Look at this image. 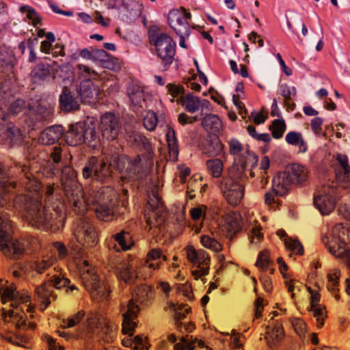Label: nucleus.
Listing matches in <instances>:
<instances>
[{
    "instance_id": "1",
    "label": "nucleus",
    "mask_w": 350,
    "mask_h": 350,
    "mask_svg": "<svg viewBox=\"0 0 350 350\" xmlns=\"http://www.w3.org/2000/svg\"><path fill=\"white\" fill-rule=\"evenodd\" d=\"M52 175L61 172V183L65 196L72 210L83 214L88 208L95 211L100 219L108 221L113 214L116 191L109 187H103L98 191L90 190L84 196L81 185L77 180V174L70 167L72 154L65 146L56 145L49 154Z\"/></svg>"
},
{
    "instance_id": "2",
    "label": "nucleus",
    "mask_w": 350,
    "mask_h": 350,
    "mask_svg": "<svg viewBox=\"0 0 350 350\" xmlns=\"http://www.w3.org/2000/svg\"><path fill=\"white\" fill-rule=\"evenodd\" d=\"M19 168L24 177L21 184L25 194L17 195L14 200V206L18 211L25 213L28 223L32 226L55 232L63 227L64 214L58 206H42L40 202L42 186L29 172L26 165H20Z\"/></svg>"
},
{
    "instance_id": "3",
    "label": "nucleus",
    "mask_w": 350,
    "mask_h": 350,
    "mask_svg": "<svg viewBox=\"0 0 350 350\" xmlns=\"http://www.w3.org/2000/svg\"><path fill=\"white\" fill-rule=\"evenodd\" d=\"M111 167L122 173V180H137L142 178L144 173L139 156L131 159L125 155H117L109 163L107 159L105 160L95 157L90 158L82 170V175L85 179L92 178L101 183L108 182L111 178Z\"/></svg>"
},
{
    "instance_id": "4",
    "label": "nucleus",
    "mask_w": 350,
    "mask_h": 350,
    "mask_svg": "<svg viewBox=\"0 0 350 350\" xmlns=\"http://www.w3.org/2000/svg\"><path fill=\"white\" fill-rule=\"evenodd\" d=\"M152 296L151 288L147 285L137 287L133 294L132 299L126 305H122V332L131 336L133 334L136 323L134 320L137 317L140 310L139 305H147Z\"/></svg>"
},
{
    "instance_id": "5",
    "label": "nucleus",
    "mask_w": 350,
    "mask_h": 350,
    "mask_svg": "<svg viewBox=\"0 0 350 350\" xmlns=\"http://www.w3.org/2000/svg\"><path fill=\"white\" fill-rule=\"evenodd\" d=\"M244 166H232L228 174L224 176L220 182V189L226 200L232 206L241 203L244 196L243 183L246 180Z\"/></svg>"
},
{
    "instance_id": "6",
    "label": "nucleus",
    "mask_w": 350,
    "mask_h": 350,
    "mask_svg": "<svg viewBox=\"0 0 350 350\" xmlns=\"http://www.w3.org/2000/svg\"><path fill=\"white\" fill-rule=\"evenodd\" d=\"M24 312L18 311V308L4 311L3 313V319L5 321H12L16 325L18 332H8L0 333V337L12 345L16 346L29 348L27 344L29 342V337L21 333L23 329L33 330L36 328V324L31 322H27L23 319Z\"/></svg>"
},
{
    "instance_id": "7",
    "label": "nucleus",
    "mask_w": 350,
    "mask_h": 350,
    "mask_svg": "<svg viewBox=\"0 0 350 350\" xmlns=\"http://www.w3.org/2000/svg\"><path fill=\"white\" fill-rule=\"evenodd\" d=\"M65 138L66 143L72 146L85 144L90 147L96 148L100 143L99 135L95 126L88 122H80L70 125Z\"/></svg>"
},
{
    "instance_id": "8",
    "label": "nucleus",
    "mask_w": 350,
    "mask_h": 350,
    "mask_svg": "<svg viewBox=\"0 0 350 350\" xmlns=\"http://www.w3.org/2000/svg\"><path fill=\"white\" fill-rule=\"evenodd\" d=\"M347 232L346 228L338 224L322 238V241L332 255L350 261V252L345 247L347 243L350 241Z\"/></svg>"
},
{
    "instance_id": "9",
    "label": "nucleus",
    "mask_w": 350,
    "mask_h": 350,
    "mask_svg": "<svg viewBox=\"0 0 350 350\" xmlns=\"http://www.w3.org/2000/svg\"><path fill=\"white\" fill-rule=\"evenodd\" d=\"M82 282L85 289L90 293L94 299H106L110 293L108 286L101 282L94 269L86 260L79 265Z\"/></svg>"
},
{
    "instance_id": "10",
    "label": "nucleus",
    "mask_w": 350,
    "mask_h": 350,
    "mask_svg": "<svg viewBox=\"0 0 350 350\" xmlns=\"http://www.w3.org/2000/svg\"><path fill=\"white\" fill-rule=\"evenodd\" d=\"M149 40L154 46L157 56L161 59L163 70H167L175 55L176 44L173 39L166 33L150 30Z\"/></svg>"
},
{
    "instance_id": "11",
    "label": "nucleus",
    "mask_w": 350,
    "mask_h": 350,
    "mask_svg": "<svg viewBox=\"0 0 350 350\" xmlns=\"http://www.w3.org/2000/svg\"><path fill=\"white\" fill-rule=\"evenodd\" d=\"M11 226L8 220L0 217V251L6 257L19 258L25 252L23 244L12 238Z\"/></svg>"
},
{
    "instance_id": "12",
    "label": "nucleus",
    "mask_w": 350,
    "mask_h": 350,
    "mask_svg": "<svg viewBox=\"0 0 350 350\" xmlns=\"http://www.w3.org/2000/svg\"><path fill=\"white\" fill-rule=\"evenodd\" d=\"M51 282H44L36 289L38 301L40 303V309L44 310L51 304L50 298L53 297V287L60 289L66 287L70 283V280L65 278L62 273L54 275Z\"/></svg>"
},
{
    "instance_id": "13",
    "label": "nucleus",
    "mask_w": 350,
    "mask_h": 350,
    "mask_svg": "<svg viewBox=\"0 0 350 350\" xmlns=\"http://www.w3.org/2000/svg\"><path fill=\"white\" fill-rule=\"evenodd\" d=\"M337 189L333 185H323L314 196V204L322 215H328L335 208Z\"/></svg>"
},
{
    "instance_id": "14",
    "label": "nucleus",
    "mask_w": 350,
    "mask_h": 350,
    "mask_svg": "<svg viewBox=\"0 0 350 350\" xmlns=\"http://www.w3.org/2000/svg\"><path fill=\"white\" fill-rule=\"evenodd\" d=\"M293 178L286 172L278 173L272 180L271 191L267 192L265 196L266 204L273 206L278 203L275 198L278 196H283L289 191Z\"/></svg>"
},
{
    "instance_id": "15",
    "label": "nucleus",
    "mask_w": 350,
    "mask_h": 350,
    "mask_svg": "<svg viewBox=\"0 0 350 350\" xmlns=\"http://www.w3.org/2000/svg\"><path fill=\"white\" fill-rule=\"evenodd\" d=\"M229 151L231 154L237 156V163L232 166H243L244 171H247V167L254 165L258 163V159L255 154L247 149H244L242 144L236 139H230L228 142Z\"/></svg>"
},
{
    "instance_id": "16",
    "label": "nucleus",
    "mask_w": 350,
    "mask_h": 350,
    "mask_svg": "<svg viewBox=\"0 0 350 350\" xmlns=\"http://www.w3.org/2000/svg\"><path fill=\"white\" fill-rule=\"evenodd\" d=\"M150 213L145 215L148 230H152L154 226H160L165 220V207L157 193H153L148 202Z\"/></svg>"
},
{
    "instance_id": "17",
    "label": "nucleus",
    "mask_w": 350,
    "mask_h": 350,
    "mask_svg": "<svg viewBox=\"0 0 350 350\" xmlns=\"http://www.w3.org/2000/svg\"><path fill=\"white\" fill-rule=\"evenodd\" d=\"M74 234L77 241L85 247H94L98 242L97 233L91 223L79 220L75 227Z\"/></svg>"
},
{
    "instance_id": "18",
    "label": "nucleus",
    "mask_w": 350,
    "mask_h": 350,
    "mask_svg": "<svg viewBox=\"0 0 350 350\" xmlns=\"http://www.w3.org/2000/svg\"><path fill=\"white\" fill-rule=\"evenodd\" d=\"M100 129L107 140L117 139L122 129L119 118L112 113H105L100 117Z\"/></svg>"
},
{
    "instance_id": "19",
    "label": "nucleus",
    "mask_w": 350,
    "mask_h": 350,
    "mask_svg": "<svg viewBox=\"0 0 350 350\" xmlns=\"http://www.w3.org/2000/svg\"><path fill=\"white\" fill-rule=\"evenodd\" d=\"M191 14L181 8V10H173L170 12L168 22L170 27L178 36L189 35V25L188 20Z\"/></svg>"
},
{
    "instance_id": "20",
    "label": "nucleus",
    "mask_w": 350,
    "mask_h": 350,
    "mask_svg": "<svg viewBox=\"0 0 350 350\" xmlns=\"http://www.w3.org/2000/svg\"><path fill=\"white\" fill-rule=\"evenodd\" d=\"M0 295L3 304L11 301V305L14 308V310L17 308L21 312H23V309H19L17 304L19 303L27 304L30 301V297L25 292H18L13 286L1 287Z\"/></svg>"
},
{
    "instance_id": "21",
    "label": "nucleus",
    "mask_w": 350,
    "mask_h": 350,
    "mask_svg": "<svg viewBox=\"0 0 350 350\" xmlns=\"http://www.w3.org/2000/svg\"><path fill=\"white\" fill-rule=\"evenodd\" d=\"M23 140L20 129L12 123L0 129V142L8 147L17 146Z\"/></svg>"
},
{
    "instance_id": "22",
    "label": "nucleus",
    "mask_w": 350,
    "mask_h": 350,
    "mask_svg": "<svg viewBox=\"0 0 350 350\" xmlns=\"http://www.w3.org/2000/svg\"><path fill=\"white\" fill-rule=\"evenodd\" d=\"M284 336L282 325L276 321L267 326L265 339L269 348H278Z\"/></svg>"
},
{
    "instance_id": "23",
    "label": "nucleus",
    "mask_w": 350,
    "mask_h": 350,
    "mask_svg": "<svg viewBox=\"0 0 350 350\" xmlns=\"http://www.w3.org/2000/svg\"><path fill=\"white\" fill-rule=\"evenodd\" d=\"M336 160L339 166L336 172V178L337 182L344 188L350 185V165H349L348 158L345 154H338Z\"/></svg>"
},
{
    "instance_id": "24",
    "label": "nucleus",
    "mask_w": 350,
    "mask_h": 350,
    "mask_svg": "<svg viewBox=\"0 0 350 350\" xmlns=\"http://www.w3.org/2000/svg\"><path fill=\"white\" fill-rule=\"evenodd\" d=\"M221 223L230 234L239 232L243 226V219L239 213L232 212L222 216Z\"/></svg>"
},
{
    "instance_id": "25",
    "label": "nucleus",
    "mask_w": 350,
    "mask_h": 350,
    "mask_svg": "<svg viewBox=\"0 0 350 350\" xmlns=\"http://www.w3.org/2000/svg\"><path fill=\"white\" fill-rule=\"evenodd\" d=\"M64 133L61 125H53L46 128L40 135L38 142L43 145H51L57 142Z\"/></svg>"
},
{
    "instance_id": "26",
    "label": "nucleus",
    "mask_w": 350,
    "mask_h": 350,
    "mask_svg": "<svg viewBox=\"0 0 350 350\" xmlns=\"http://www.w3.org/2000/svg\"><path fill=\"white\" fill-rule=\"evenodd\" d=\"M124 129L129 142L135 146H142L150 154L152 153L151 144L145 136L135 131L130 125L126 126Z\"/></svg>"
},
{
    "instance_id": "27",
    "label": "nucleus",
    "mask_w": 350,
    "mask_h": 350,
    "mask_svg": "<svg viewBox=\"0 0 350 350\" xmlns=\"http://www.w3.org/2000/svg\"><path fill=\"white\" fill-rule=\"evenodd\" d=\"M99 93L98 86L94 85L90 80H83L78 90V94L81 97V102L90 103L92 100L97 98Z\"/></svg>"
},
{
    "instance_id": "28",
    "label": "nucleus",
    "mask_w": 350,
    "mask_h": 350,
    "mask_svg": "<svg viewBox=\"0 0 350 350\" xmlns=\"http://www.w3.org/2000/svg\"><path fill=\"white\" fill-rule=\"evenodd\" d=\"M245 223L250 243L254 245L258 244L263 239V234L260 232L262 228L258 221L255 217L250 216L246 219Z\"/></svg>"
},
{
    "instance_id": "29",
    "label": "nucleus",
    "mask_w": 350,
    "mask_h": 350,
    "mask_svg": "<svg viewBox=\"0 0 350 350\" xmlns=\"http://www.w3.org/2000/svg\"><path fill=\"white\" fill-rule=\"evenodd\" d=\"M127 95L134 107L143 108L146 102L144 88L136 84H131L127 89Z\"/></svg>"
},
{
    "instance_id": "30",
    "label": "nucleus",
    "mask_w": 350,
    "mask_h": 350,
    "mask_svg": "<svg viewBox=\"0 0 350 350\" xmlns=\"http://www.w3.org/2000/svg\"><path fill=\"white\" fill-rule=\"evenodd\" d=\"M116 273L120 280L129 284L134 283L137 278L135 268L129 262L119 265L116 268Z\"/></svg>"
},
{
    "instance_id": "31",
    "label": "nucleus",
    "mask_w": 350,
    "mask_h": 350,
    "mask_svg": "<svg viewBox=\"0 0 350 350\" xmlns=\"http://www.w3.org/2000/svg\"><path fill=\"white\" fill-rule=\"evenodd\" d=\"M31 112L32 119L38 122L49 120L52 115V110L42 102H39L35 106L29 105Z\"/></svg>"
},
{
    "instance_id": "32",
    "label": "nucleus",
    "mask_w": 350,
    "mask_h": 350,
    "mask_svg": "<svg viewBox=\"0 0 350 350\" xmlns=\"http://www.w3.org/2000/svg\"><path fill=\"white\" fill-rule=\"evenodd\" d=\"M59 102L61 108L66 111L78 109L79 107V99L75 97L66 88L60 95Z\"/></svg>"
},
{
    "instance_id": "33",
    "label": "nucleus",
    "mask_w": 350,
    "mask_h": 350,
    "mask_svg": "<svg viewBox=\"0 0 350 350\" xmlns=\"http://www.w3.org/2000/svg\"><path fill=\"white\" fill-rule=\"evenodd\" d=\"M97 324L96 329L98 331L99 337L106 342H110L116 334L115 326L109 325L108 322L104 320H98Z\"/></svg>"
},
{
    "instance_id": "34",
    "label": "nucleus",
    "mask_w": 350,
    "mask_h": 350,
    "mask_svg": "<svg viewBox=\"0 0 350 350\" xmlns=\"http://www.w3.org/2000/svg\"><path fill=\"white\" fill-rule=\"evenodd\" d=\"M177 102L189 113L196 112L200 107V100L198 97L189 93L177 99Z\"/></svg>"
},
{
    "instance_id": "35",
    "label": "nucleus",
    "mask_w": 350,
    "mask_h": 350,
    "mask_svg": "<svg viewBox=\"0 0 350 350\" xmlns=\"http://www.w3.org/2000/svg\"><path fill=\"white\" fill-rule=\"evenodd\" d=\"M166 139L168 144L170 159L174 162L176 161L178 156V146L175 136V131L173 129L168 128Z\"/></svg>"
},
{
    "instance_id": "36",
    "label": "nucleus",
    "mask_w": 350,
    "mask_h": 350,
    "mask_svg": "<svg viewBox=\"0 0 350 350\" xmlns=\"http://www.w3.org/2000/svg\"><path fill=\"white\" fill-rule=\"evenodd\" d=\"M285 172L290 175V177H292L293 183H301L308 178L307 169L300 165L293 164Z\"/></svg>"
},
{
    "instance_id": "37",
    "label": "nucleus",
    "mask_w": 350,
    "mask_h": 350,
    "mask_svg": "<svg viewBox=\"0 0 350 350\" xmlns=\"http://www.w3.org/2000/svg\"><path fill=\"white\" fill-rule=\"evenodd\" d=\"M196 345L203 347L204 344L202 340L193 338V336H187L186 337H182L181 342L175 344L174 349V350H194Z\"/></svg>"
},
{
    "instance_id": "38",
    "label": "nucleus",
    "mask_w": 350,
    "mask_h": 350,
    "mask_svg": "<svg viewBox=\"0 0 350 350\" xmlns=\"http://www.w3.org/2000/svg\"><path fill=\"white\" fill-rule=\"evenodd\" d=\"M49 74L50 68L49 65L38 64L31 71V76L35 83H38L46 79Z\"/></svg>"
},
{
    "instance_id": "39",
    "label": "nucleus",
    "mask_w": 350,
    "mask_h": 350,
    "mask_svg": "<svg viewBox=\"0 0 350 350\" xmlns=\"http://www.w3.org/2000/svg\"><path fill=\"white\" fill-rule=\"evenodd\" d=\"M76 72L79 78L83 80L97 79L99 77L97 72L89 66L79 64L76 66Z\"/></svg>"
},
{
    "instance_id": "40",
    "label": "nucleus",
    "mask_w": 350,
    "mask_h": 350,
    "mask_svg": "<svg viewBox=\"0 0 350 350\" xmlns=\"http://www.w3.org/2000/svg\"><path fill=\"white\" fill-rule=\"evenodd\" d=\"M206 167L208 173L215 178L221 176L224 170V164L221 159H213L206 161Z\"/></svg>"
},
{
    "instance_id": "41",
    "label": "nucleus",
    "mask_w": 350,
    "mask_h": 350,
    "mask_svg": "<svg viewBox=\"0 0 350 350\" xmlns=\"http://www.w3.org/2000/svg\"><path fill=\"white\" fill-rule=\"evenodd\" d=\"M8 180L0 170V206L6 205L10 200V186Z\"/></svg>"
},
{
    "instance_id": "42",
    "label": "nucleus",
    "mask_w": 350,
    "mask_h": 350,
    "mask_svg": "<svg viewBox=\"0 0 350 350\" xmlns=\"http://www.w3.org/2000/svg\"><path fill=\"white\" fill-rule=\"evenodd\" d=\"M113 238L122 250L130 249L131 246L133 244L131 240V236L128 232L124 230L114 234Z\"/></svg>"
},
{
    "instance_id": "43",
    "label": "nucleus",
    "mask_w": 350,
    "mask_h": 350,
    "mask_svg": "<svg viewBox=\"0 0 350 350\" xmlns=\"http://www.w3.org/2000/svg\"><path fill=\"white\" fill-rule=\"evenodd\" d=\"M286 129V124L284 120H275L273 121L270 129L271 131L272 136L275 139H280Z\"/></svg>"
},
{
    "instance_id": "44",
    "label": "nucleus",
    "mask_w": 350,
    "mask_h": 350,
    "mask_svg": "<svg viewBox=\"0 0 350 350\" xmlns=\"http://www.w3.org/2000/svg\"><path fill=\"white\" fill-rule=\"evenodd\" d=\"M202 245L209 250L218 252L222 250V245L219 242L208 235H203L200 238Z\"/></svg>"
},
{
    "instance_id": "45",
    "label": "nucleus",
    "mask_w": 350,
    "mask_h": 350,
    "mask_svg": "<svg viewBox=\"0 0 350 350\" xmlns=\"http://www.w3.org/2000/svg\"><path fill=\"white\" fill-rule=\"evenodd\" d=\"M55 259L53 257H44L41 260L33 262L34 270L41 274L43 273L46 269L53 265Z\"/></svg>"
},
{
    "instance_id": "46",
    "label": "nucleus",
    "mask_w": 350,
    "mask_h": 350,
    "mask_svg": "<svg viewBox=\"0 0 350 350\" xmlns=\"http://www.w3.org/2000/svg\"><path fill=\"white\" fill-rule=\"evenodd\" d=\"M124 5L125 8L121 7V9H119L120 14L122 15L123 20H131L137 16V12L133 9L136 6L135 3L132 2L129 4L124 1Z\"/></svg>"
},
{
    "instance_id": "47",
    "label": "nucleus",
    "mask_w": 350,
    "mask_h": 350,
    "mask_svg": "<svg viewBox=\"0 0 350 350\" xmlns=\"http://www.w3.org/2000/svg\"><path fill=\"white\" fill-rule=\"evenodd\" d=\"M284 244L288 250H291L299 255H302L304 254V247L297 239L287 237L284 240Z\"/></svg>"
},
{
    "instance_id": "48",
    "label": "nucleus",
    "mask_w": 350,
    "mask_h": 350,
    "mask_svg": "<svg viewBox=\"0 0 350 350\" xmlns=\"http://www.w3.org/2000/svg\"><path fill=\"white\" fill-rule=\"evenodd\" d=\"M168 306L170 309L174 311V319L177 323L185 318V314L189 312V308H185L183 305L176 306L172 301L168 303Z\"/></svg>"
},
{
    "instance_id": "49",
    "label": "nucleus",
    "mask_w": 350,
    "mask_h": 350,
    "mask_svg": "<svg viewBox=\"0 0 350 350\" xmlns=\"http://www.w3.org/2000/svg\"><path fill=\"white\" fill-rule=\"evenodd\" d=\"M257 163L254 165V167L249 166L247 167V171H250V175L251 177H254L256 173L265 172L267 174V170L269 167V159L267 157H264L260 161V167H257Z\"/></svg>"
},
{
    "instance_id": "50",
    "label": "nucleus",
    "mask_w": 350,
    "mask_h": 350,
    "mask_svg": "<svg viewBox=\"0 0 350 350\" xmlns=\"http://www.w3.org/2000/svg\"><path fill=\"white\" fill-rule=\"evenodd\" d=\"M158 124V118L157 114L152 111H148L144 118V126L150 131H152L155 129Z\"/></svg>"
},
{
    "instance_id": "51",
    "label": "nucleus",
    "mask_w": 350,
    "mask_h": 350,
    "mask_svg": "<svg viewBox=\"0 0 350 350\" xmlns=\"http://www.w3.org/2000/svg\"><path fill=\"white\" fill-rule=\"evenodd\" d=\"M224 150V145L218 138H214L211 140L206 151L210 156H218Z\"/></svg>"
},
{
    "instance_id": "52",
    "label": "nucleus",
    "mask_w": 350,
    "mask_h": 350,
    "mask_svg": "<svg viewBox=\"0 0 350 350\" xmlns=\"http://www.w3.org/2000/svg\"><path fill=\"white\" fill-rule=\"evenodd\" d=\"M202 124L206 129H218L221 126V122L219 117L214 114L206 116L202 120Z\"/></svg>"
},
{
    "instance_id": "53",
    "label": "nucleus",
    "mask_w": 350,
    "mask_h": 350,
    "mask_svg": "<svg viewBox=\"0 0 350 350\" xmlns=\"http://www.w3.org/2000/svg\"><path fill=\"white\" fill-rule=\"evenodd\" d=\"M269 253L267 250L261 251L258 256L255 265L262 271H265L269 266Z\"/></svg>"
},
{
    "instance_id": "54",
    "label": "nucleus",
    "mask_w": 350,
    "mask_h": 350,
    "mask_svg": "<svg viewBox=\"0 0 350 350\" xmlns=\"http://www.w3.org/2000/svg\"><path fill=\"white\" fill-rule=\"evenodd\" d=\"M314 317L317 319V326L321 327L324 325L325 308L321 305L316 306V307H310Z\"/></svg>"
},
{
    "instance_id": "55",
    "label": "nucleus",
    "mask_w": 350,
    "mask_h": 350,
    "mask_svg": "<svg viewBox=\"0 0 350 350\" xmlns=\"http://www.w3.org/2000/svg\"><path fill=\"white\" fill-rule=\"evenodd\" d=\"M258 177L256 180L253 183L254 189L256 191H260L265 188L268 183V176L265 172L256 173Z\"/></svg>"
},
{
    "instance_id": "56",
    "label": "nucleus",
    "mask_w": 350,
    "mask_h": 350,
    "mask_svg": "<svg viewBox=\"0 0 350 350\" xmlns=\"http://www.w3.org/2000/svg\"><path fill=\"white\" fill-rule=\"evenodd\" d=\"M328 277V289L332 292L338 291V280L340 278V271L338 270H334V272L327 275Z\"/></svg>"
},
{
    "instance_id": "57",
    "label": "nucleus",
    "mask_w": 350,
    "mask_h": 350,
    "mask_svg": "<svg viewBox=\"0 0 350 350\" xmlns=\"http://www.w3.org/2000/svg\"><path fill=\"white\" fill-rule=\"evenodd\" d=\"M194 264L197 265V267H207V269H209L210 258L208 254L204 250H198Z\"/></svg>"
},
{
    "instance_id": "58",
    "label": "nucleus",
    "mask_w": 350,
    "mask_h": 350,
    "mask_svg": "<svg viewBox=\"0 0 350 350\" xmlns=\"http://www.w3.org/2000/svg\"><path fill=\"white\" fill-rule=\"evenodd\" d=\"M26 107L25 102L22 99H17L12 102L8 109L9 114H18Z\"/></svg>"
},
{
    "instance_id": "59",
    "label": "nucleus",
    "mask_w": 350,
    "mask_h": 350,
    "mask_svg": "<svg viewBox=\"0 0 350 350\" xmlns=\"http://www.w3.org/2000/svg\"><path fill=\"white\" fill-rule=\"evenodd\" d=\"M168 93L172 96V101L174 102V98L178 96H183L184 88L180 85L169 83L166 85Z\"/></svg>"
},
{
    "instance_id": "60",
    "label": "nucleus",
    "mask_w": 350,
    "mask_h": 350,
    "mask_svg": "<svg viewBox=\"0 0 350 350\" xmlns=\"http://www.w3.org/2000/svg\"><path fill=\"white\" fill-rule=\"evenodd\" d=\"M84 316L85 312L83 310L78 312L73 317L68 318L67 320L64 321V327L68 328L74 327L82 320Z\"/></svg>"
},
{
    "instance_id": "61",
    "label": "nucleus",
    "mask_w": 350,
    "mask_h": 350,
    "mask_svg": "<svg viewBox=\"0 0 350 350\" xmlns=\"http://www.w3.org/2000/svg\"><path fill=\"white\" fill-rule=\"evenodd\" d=\"M303 138L302 134L296 131H291L285 137L286 142L292 146H297Z\"/></svg>"
},
{
    "instance_id": "62",
    "label": "nucleus",
    "mask_w": 350,
    "mask_h": 350,
    "mask_svg": "<svg viewBox=\"0 0 350 350\" xmlns=\"http://www.w3.org/2000/svg\"><path fill=\"white\" fill-rule=\"evenodd\" d=\"M292 325L295 329V331L299 336H302L305 334L306 325L302 319L299 318H293L292 319Z\"/></svg>"
},
{
    "instance_id": "63",
    "label": "nucleus",
    "mask_w": 350,
    "mask_h": 350,
    "mask_svg": "<svg viewBox=\"0 0 350 350\" xmlns=\"http://www.w3.org/2000/svg\"><path fill=\"white\" fill-rule=\"evenodd\" d=\"M280 92L281 96L286 99V98L296 95V89L295 87H290L286 84H282L280 87Z\"/></svg>"
},
{
    "instance_id": "64",
    "label": "nucleus",
    "mask_w": 350,
    "mask_h": 350,
    "mask_svg": "<svg viewBox=\"0 0 350 350\" xmlns=\"http://www.w3.org/2000/svg\"><path fill=\"white\" fill-rule=\"evenodd\" d=\"M206 209V206L204 205H200L191 208L190 210L191 218L194 220H197L199 219L201 217H204Z\"/></svg>"
}]
</instances>
